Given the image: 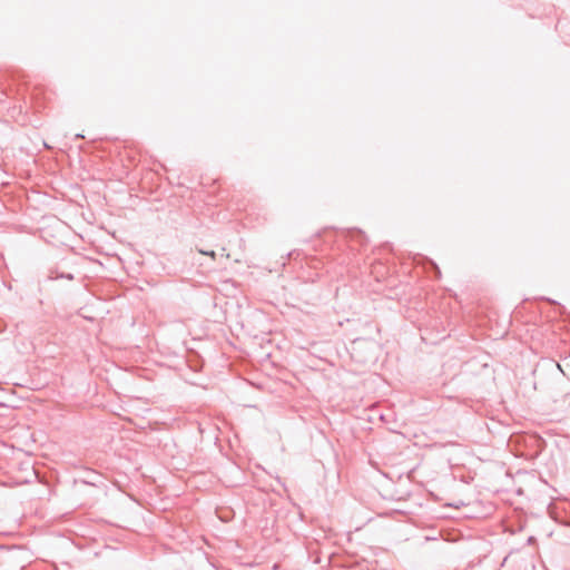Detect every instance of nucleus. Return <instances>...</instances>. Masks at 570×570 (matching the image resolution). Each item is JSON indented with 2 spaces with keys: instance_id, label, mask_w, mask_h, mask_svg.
Returning <instances> with one entry per match:
<instances>
[{
  "instance_id": "f257e3e1",
  "label": "nucleus",
  "mask_w": 570,
  "mask_h": 570,
  "mask_svg": "<svg viewBox=\"0 0 570 570\" xmlns=\"http://www.w3.org/2000/svg\"><path fill=\"white\" fill-rule=\"evenodd\" d=\"M49 278L50 279H58V278H65V279H68V281H72L73 279V275L71 273H53V271H50V274H49Z\"/></svg>"
},
{
  "instance_id": "f03ea898",
  "label": "nucleus",
  "mask_w": 570,
  "mask_h": 570,
  "mask_svg": "<svg viewBox=\"0 0 570 570\" xmlns=\"http://www.w3.org/2000/svg\"><path fill=\"white\" fill-rule=\"evenodd\" d=\"M200 253H202V254H205V255H208V256H210V257H213V258H215V255H216L214 250H208V252L200 250Z\"/></svg>"
},
{
  "instance_id": "7ed1b4c3",
  "label": "nucleus",
  "mask_w": 570,
  "mask_h": 570,
  "mask_svg": "<svg viewBox=\"0 0 570 570\" xmlns=\"http://www.w3.org/2000/svg\"><path fill=\"white\" fill-rule=\"evenodd\" d=\"M435 268H436L438 275H440V274H441V271L439 269V267H438V266H435Z\"/></svg>"
},
{
  "instance_id": "20e7f679",
  "label": "nucleus",
  "mask_w": 570,
  "mask_h": 570,
  "mask_svg": "<svg viewBox=\"0 0 570 570\" xmlns=\"http://www.w3.org/2000/svg\"><path fill=\"white\" fill-rule=\"evenodd\" d=\"M82 137H83V136H82V135H80V134L76 135V138H82Z\"/></svg>"
}]
</instances>
